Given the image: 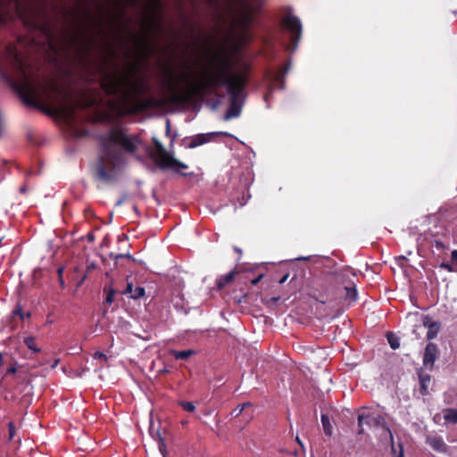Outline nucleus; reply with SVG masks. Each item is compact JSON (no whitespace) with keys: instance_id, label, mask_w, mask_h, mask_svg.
<instances>
[{"instance_id":"1","label":"nucleus","mask_w":457,"mask_h":457,"mask_svg":"<svg viewBox=\"0 0 457 457\" xmlns=\"http://www.w3.org/2000/svg\"><path fill=\"white\" fill-rule=\"evenodd\" d=\"M21 47L20 42L0 47L1 79L12 86L28 104L37 105L50 101L54 112L71 126L76 121L75 110L78 105L72 95L41 79Z\"/></svg>"},{"instance_id":"2","label":"nucleus","mask_w":457,"mask_h":457,"mask_svg":"<svg viewBox=\"0 0 457 457\" xmlns=\"http://www.w3.org/2000/svg\"><path fill=\"white\" fill-rule=\"evenodd\" d=\"M249 72L248 63H242L237 71H229L228 63L223 62L213 71H204L199 79L187 81L188 91L190 95H205L213 93L220 87H226L229 106L225 119L237 118L246 96L245 87L248 82Z\"/></svg>"},{"instance_id":"3","label":"nucleus","mask_w":457,"mask_h":457,"mask_svg":"<svg viewBox=\"0 0 457 457\" xmlns=\"http://www.w3.org/2000/svg\"><path fill=\"white\" fill-rule=\"evenodd\" d=\"M139 144L137 137L129 136L120 129H111L102 137V152L95 165L97 179L105 183L114 181L126 163L120 150L132 153Z\"/></svg>"},{"instance_id":"4","label":"nucleus","mask_w":457,"mask_h":457,"mask_svg":"<svg viewBox=\"0 0 457 457\" xmlns=\"http://www.w3.org/2000/svg\"><path fill=\"white\" fill-rule=\"evenodd\" d=\"M253 7L248 0H229L219 14L222 23L228 26V33L240 43L248 40L247 29L252 22Z\"/></svg>"},{"instance_id":"5","label":"nucleus","mask_w":457,"mask_h":457,"mask_svg":"<svg viewBox=\"0 0 457 457\" xmlns=\"http://www.w3.org/2000/svg\"><path fill=\"white\" fill-rule=\"evenodd\" d=\"M100 86L107 96H113L115 102L120 104L130 103L139 90L129 74L116 71H103Z\"/></svg>"},{"instance_id":"6","label":"nucleus","mask_w":457,"mask_h":457,"mask_svg":"<svg viewBox=\"0 0 457 457\" xmlns=\"http://www.w3.org/2000/svg\"><path fill=\"white\" fill-rule=\"evenodd\" d=\"M375 429L380 442L384 441V437L392 439V431L386 423L385 417L378 413H371L363 411L358 415L359 434H363V425Z\"/></svg>"},{"instance_id":"7","label":"nucleus","mask_w":457,"mask_h":457,"mask_svg":"<svg viewBox=\"0 0 457 457\" xmlns=\"http://www.w3.org/2000/svg\"><path fill=\"white\" fill-rule=\"evenodd\" d=\"M153 140L154 147L151 150L150 154L152 159L161 169L170 170L177 172L187 169V165L175 159L157 138H154Z\"/></svg>"},{"instance_id":"8","label":"nucleus","mask_w":457,"mask_h":457,"mask_svg":"<svg viewBox=\"0 0 457 457\" xmlns=\"http://www.w3.org/2000/svg\"><path fill=\"white\" fill-rule=\"evenodd\" d=\"M29 8L28 0H0V24L14 18L23 21Z\"/></svg>"},{"instance_id":"9","label":"nucleus","mask_w":457,"mask_h":457,"mask_svg":"<svg viewBox=\"0 0 457 457\" xmlns=\"http://www.w3.org/2000/svg\"><path fill=\"white\" fill-rule=\"evenodd\" d=\"M283 27L291 34L294 51L297 46L298 41L301 38L302 34V24L300 20L293 13L288 12L283 19Z\"/></svg>"},{"instance_id":"10","label":"nucleus","mask_w":457,"mask_h":457,"mask_svg":"<svg viewBox=\"0 0 457 457\" xmlns=\"http://www.w3.org/2000/svg\"><path fill=\"white\" fill-rule=\"evenodd\" d=\"M437 346L433 343H428L426 345L424 354H423V365L427 369L431 370L434 366V363L437 358Z\"/></svg>"},{"instance_id":"11","label":"nucleus","mask_w":457,"mask_h":457,"mask_svg":"<svg viewBox=\"0 0 457 457\" xmlns=\"http://www.w3.org/2000/svg\"><path fill=\"white\" fill-rule=\"evenodd\" d=\"M422 324L425 328H428L426 336L427 339L432 340L436 338L441 328V323L439 321L432 320L429 316L426 315L422 318Z\"/></svg>"},{"instance_id":"12","label":"nucleus","mask_w":457,"mask_h":457,"mask_svg":"<svg viewBox=\"0 0 457 457\" xmlns=\"http://www.w3.org/2000/svg\"><path fill=\"white\" fill-rule=\"evenodd\" d=\"M426 443L438 453H445L447 452L448 446L445 443L444 439L436 435H429L426 437Z\"/></svg>"},{"instance_id":"13","label":"nucleus","mask_w":457,"mask_h":457,"mask_svg":"<svg viewBox=\"0 0 457 457\" xmlns=\"http://www.w3.org/2000/svg\"><path fill=\"white\" fill-rule=\"evenodd\" d=\"M124 295H128L132 299H139L145 295V288L142 287H134L132 282L128 281Z\"/></svg>"},{"instance_id":"14","label":"nucleus","mask_w":457,"mask_h":457,"mask_svg":"<svg viewBox=\"0 0 457 457\" xmlns=\"http://www.w3.org/2000/svg\"><path fill=\"white\" fill-rule=\"evenodd\" d=\"M288 71V68H283L280 69L278 71L271 75L270 80H271V89L273 88H283L284 87V82L283 79L286 76L287 72Z\"/></svg>"},{"instance_id":"15","label":"nucleus","mask_w":457,"mask_h":457,"mask_svg":"<svg viewBox=\"0 0 457 457\" xmlns=\"http://www.w3.org/2000/svg\"><path fill=\"white\" fill-rule=\"evenodd\" d=\"M213 135L214 134H212V133L196 135L195 137L189 139L187 146L189 148H194V147L199 146L204 143H207L212 139Z\"/></svg>"},{"instance_id":"16","label":"nucleus","mask_w":457,"mask_h":457,"mask_svg":"<svg viewBox=\"0 0 457 457\" xmlns=\"http://www.w3.org/2000/svg\"><path fill=\"white\" fill-rule=\"evenodd\" d=\"M390 443L391 445V453L394 457H404L403 454V444L400 442L398 443L397 446L395 444L394 436H392L391 438H386L384 437V441L382 443Z\"/></svg>"},{"instance_id":"17","label":"nucleus","mask_w":457,"mask_h":457,"mask_svg":"<svg viewBox=\"0 0 457 457\" xmlns=\"http://www.w3.org/2000/svg\"><path fill=\"white\" fill-rule=\"evenodd\" d=\"M30 312H24L20 304L16 306V308L12 312L11 320L14 322L16 318H19L21 320H25L30 318Z\"/></svg>"},{"instance_id":"18","label":"nucleus","mask_w":457,"mask_h":457,"mask_svg":"<svg viewBox=\"0 0 457 457\" xmlns=\"http://www.w3.org/2000/svg\"><path fill=\"white\" fill-rule=\"evenodd\" d=\"M420 393L425 395L428 394V389L431 382V377L429 375H424L420 373Z\"/></svg>"},{"instance_id":"19","label":"nucleus","mask_w":457,"mask_h":457,"mask_svg":"<svg viewBox=\"0 0 457 457\" xmlns=\"http://www.w3.org/2000/svg\"><path fill=\"white\" fill-rule=\"evenodd\" d=\"M195 352L193 350H185V351H176L171 350L170 354L177 360H187L191 355H193Z\"/></svg>"},{"instance_id":"20","label":"nucleus","mask_w":457,"mask_h":457,"mask_svg":"<svg viewBox=\"0 0 457 457\" xmlns=\"http://www.w3.org/2000/svg\"><path fill=\"white\" fill-rule=\"evenodd\" d=\"M234 276H235V272L230 271L228 274H226L225 276H222L221 278H220L217 280L218 288L221 289V288L225 287L228 283H230L233 280Z\"/></svg>"},{"instance_id":"21","label":"nucleus","mask_w":457,"mask_h":457,"mask_svg":"<svg viewBox=\"0 0 457 457\" xmlns=\"http://www.w3.org/2000/svg\"><path fill=\"white\" fill-rule=\"evenodd\" d=\"M24 345L34 353H40L41 349L36 345V338L34 337H27L23 340Z\"/></svg>"},{"instance_id":"22","label":"nucleus","mask_w":457,"mask_h":457,"mask_svg":"<svg viewBox=\"0 0 457 457\" xmlns=\"http://www.w3.org/2000/svg\"><path fill=\"white\" fill-rule=\"evenodd\" d=\"M321 423H322L324 433L327 436H330L333 434V427H332V424H331L328 415H326V414L321 415Z\"/></svg>"},{"instance_id":"23","label":"nucleus","mask_w":457,"mask_h":457,"mask_svg":"<svg viewBox=\"0 0 457 457\" xmlns=\"http://www.w3.org/2000/svg\"><path fill=\"white\" fill-rule=\"evenodd\" d=\"M345 298L351 302H355L357 300V290L355 287H345Z\"/></svg>"},{"instance_id":"24","label":"nucleus","mask_w":457,"mask_h":457,"mask_svg":"<svg viewBox=\"0 0 457 457\" xmlns=\"http://www.w3.org/2000/svg\"><path fill=\"white\" fill-rule=\"evenodd\" d=\"M445 420L449 422L457 423V410H447L445 414Z\"/></svg>"},{"instance_id":"25","label":"nucleus","mask_w":457,"mask_h":457,"mask_svg":"<svg viewBox=\"0 0 457 457\" xmlns=\"http://www.w3.org/2000/svg\"><path fill=\"white\" fill-rule=\"evenodd\" d=\"M179 405L187 411L193 412L195 410V406L191 402H179Z\"/></svg>"},{"instance_id":"26","label":"nucleus","mask_w":457,"mask_h":457,"mask_svg":"<svg viewBox=\"0 0 457 457\" xmlns=\"http://www.w3.org/2000/svg\"><path fill=\"white\" fill-rule=\"evenodd\" d=\"M16 435V427L13 422L8 423V441H12Z\"/></svg>"},{"instance_id":"27","label":"nucleus","mask_w":457,"mask_h":457,"mask_svg":"<svg viewBox=\"0 0 457 457\" xmlns=\"http://www.w3.org/2000/svg\"><path fill=\"white\" fill-rule=\"evenodd\" d=\"M156 439L158 440V448H159L161 453L164 456L165 453H166V448H165V445L163 443V440L160 436L159 432L156 433Z\"/></svg>"},{"instance_id":"28","label":"nucleus","mask_w":457,"mask_h":457,"mask_svg":"<svg viewBox=\"0 0 457 457\" xmlns=\"http://www.w3.org/2000/svg\"><path fill=\"white\" fill-rule=\"evenodd\" d=\"M387 339H388V343H389L390 346L393 349H396L399 347V343H398L397 339L393 335H388Z\"/></svg>"},{"instance_id":"29","label":"nucleus","mask_w":457,"mask_h":457,"mask_svg":"<svg viewBox=\"0 0 457 457\" xmlns=\"http://www.w3.org/2000/svg\"><path fill=\"white\" fill-rule=\"evenodd\" d=\"M443 269L450 271V272H457V269L455 268V265L448 262H442L440 265Z\"/></svg>"},{"instance_id":"30","label":"nucleus","mask_w":457,"mask_h":457,"mask_svg":"<svg viewBox=\"0 0 457 457\" xmlns=\"http://www.w3.org/2000/svg\"><path fill=\"white\" fill-rule=\"evenodd\" d=\"M104 291H107V296H106L105 301H106L108 303L112 304V303H113V295H114V294H115V290H113V289L110 288V289H108V290H107V289H104Z\"/></svg>"},{"instance_id":"31","label":"nucleus","mask_w":457,"mask_h":457,"mask_svg":"<svg viewBox=\"0 0 457 457\" xmlns=\"http://www.w3.org/2000/svg\"><path fill=\"white\" fill-rule=\"evenodd\" d=\"M94 358L96 360H101V361H107L106 355L104 353H101V352L95 353Z\"/></svg>"},{"instance_id":"32","label":"nucleus","mask_w":457,"mask_h":457,"mask_svg":"<svg viewBox=\"0 0 457 457\" xmlns=\"http://www.w3.org/2000/svg\"><path fill=\"white\" fill-rule=\"evenodd\" d=\"M451 259H452L453 264L457 266V250L452 251V253H451Z\"/></svg>"},{"instance_id":"33","label":"nucleus","mask_w":457,"mask_h":457,"mask_svg":"<svg viewBox=\"0 0 457 457\" xmlns=\"http://www.w3.org/2000/svg\"><path fill=\"white\" fill-rule=\"evenodd\" d=\"M262 277H263V275H262V274H261V275H259L257 278H253V279L251 281L252 285H254V286H255V285H257V284L261 281V279L262 278Z\"/></svg>"},{"instance_id":"34","label":"nucleus","mask_w":457,"mask_h":457,"mask_svg":"<svg viewBox=\"0 0 457 457\" xmlns=\"http://www.w3.org/2000/svg\"><path fill=\"white\" fill-rule=\"evenodd\" d=\"M251 405L250 403H245L241 405L238 406L239 408V412H242L246 407H249Z\"/></svg>"},{"instance_id":"35","label":"nucleus","mask_w":457,"mask_h":457,"mask_svg":"<svg viewBox=\"0 0 457 457\" xmlns=\"http://www.w3.org/2000/svg\"><path fill=\"white\" fill-rule=\"evenodd\" d=\"M16 367L12 366L11 368H9L6 371L7 374H14L16 372Z\"/></svg>"},{"instance_id":"36","label":"nucleus","mask_w":457,"mask_h":457,"mask_svg":"<svg viewBox=\"0 0 457 457\" xmlns=\"http://www.w3.org/2000/svg\"><path fill=\"white\" fill-rule=\"evenodd\" d=\"M96 268L95 263H90L87 266V272H89L90 270H94Z\"/></svg>"},{"instance_id":"37","label":"nucleus","mask_w":457,"mask_h":457,"mask_svg":"<svg viewBox=\"0 0 457 457\" xmlns=\"http://www.w3.org/2000/svg\"><path fill=\"white\" fill-rule=\"evenodd\" d=\"M288 276H289L288 274L284 275V276L280 278V280H279V284H284V283L287 281V279L288 278Z\"/></svg>"},{"instance_id":"38","label":"nucleus","mask_w":457,"mask_h":457,"mask_svg":"<svg viewBox=\"0 0 457 457\" xmlns=\"http://www.w3.org/2000/svg\"><path fill=\"white\" fill-rule=\"evenodd\" d=\"M59 282H60V286H61V287H62V288H64V287H65V283H64V280H63L62 277H61V278H59Z\"/></svg>"},{"instance_id":"39","label":"nucleus","mask_w":457,"mask_h":457,"mask_svg":"<svg viewBox=\"0 0 457 457\" xmlns=\"http://www.w3.org/2000/svg\"><path fill=\"white\" fill-rule=\"evenodd\" d=\"M85 279H86V275L82 278H80V280L78 282L77 287H80L83 284V282L85 281Z\"/></svg>"},{"instance_id":"40","label":"nucleus","mask_w":457,"mask_h":457,"mask_svg":"<svg viewBox=\"0 0 457 457\" xmlns=\"http://www.w3.org/2000/svg\"><path fill=\"white\" fill-rule=\"evenodd\" d=\"M62 271H63V268H62V267L58 269V275H59V278H60L61 277H62Z\"/></svg>"},{"instance_id":"41","label":"nucleus","mask_w":457,"mask_h":457,"mask_svg":"<svg viewBox=\"0 0 457 457\" xmlns=\"http://www.w3.org/2000/svg\"><path fill=\"white\" fill-rule=\"evenodd\" d=\"M297 261H301V260H304V261H307V260H310V257H298L296 258Z\"/></svg>"},{"instance_id":"42","label":"nucleus","mask_w":457,"mask_h":457,"mask_svg":"<svg viewBox=\"0 0 457 457\" xmlns=\"http://www.w3.org/2000/svg\"><path fill=\"white\" fill-rule=\"evenodd\" d=\"M270 300L273 302V303H277L278 300H279V297H271Z\"/></svg>"},{"instance_id":"43","label":"nucleus","mask_w":457,"mask_h":457,"mask_svg":"<svg viewBox=\"0 0 457 457\" xmlns=\"http://www.w3.org/2000/svg\"><path fill=\"white\" fill-rule=\"evenodd\" d=\"M296 441L302 446V448H303V444L302 443L298 436L296 437Z\"/></svg>"},{"instance_id":"44","label":"nucleus","mask_w":457,"mask_h":457,"mask_svg":"<svg viewBox=\"0 0 457 457\" xmlns=\"http://www.w3.org/2000/svg\"><path fill=\"white\" fill-rule=\"evenodd\" d=\"M234 413H235V415H236V416H238L241 412H239V409H238V410H237V409H236V410L234 411Z\"/></svg>"},{"instance_id":"45","label":"nucleus","mask_w":457,"mask_h":457,"mask_svg":"<svg viewBox=\"0 0 457 457\" xmlns=\"http://www.w3.org/2000/svg\"><path fill=\"white\" fill-rule=\"evenodd\" d=\"M166 125H167V133H169V129H170V121L169 120L166 121Z\"/></svg>"},{"instance_id":"46","label":"nucleus","mask_w":457,"mask_h":457,"mask_svg":"<svg viewBox=\"0 0 457 457\" xmlns=\"http://www.w3.org/2000/svg\"><path fill=\"white\" fill-rule=\"evenodd\" d=\"M20 190H21V192H22V193H23V192H25V191H26V188H25L24 187H21V189H20Z\"/></svg>"},{"instance_id":"47","label":"nucleus","mask_w":457,"mask_h":457,"mask_svg":"<svg viewBox=\"0 0 457 457\" xmlns=\"http://www.w3.org/2000/svg\"><path fill=\"white\" fill-rule=\"evenodd\" d=\"M57 363H58V360H56L55 362H54L53 367H55L57 365Z\"/></svg>"},{"instance_id":"48","label":"nucleus","mask_w":457,"mask_h":457,"mask_svg":"<svg viewBox=\"0 0 457 457\" xmlns=\"http://www.w3.org/2000/svg\"><path fill=\"white\" fill-rule=\"evenodd\" d=\"M235 250H236L237 252H238V253H241V250H240V249H238L237 247H235Z\"/></svg>"},{"instance_id":"49","label":"nucleus","mask_w":457,"mask_h":457,"mask_svg":"<svg viewBox=\"0 0 457 457\" xmlns=\"http://www.w3.org/2000/svg\"><path fill=\"white\" fill-rule=\"evenodd\" d=\"M121 203H122V201H121V200H120V201L117 203V204H120Z\"/></svg>"}]
</instances>
